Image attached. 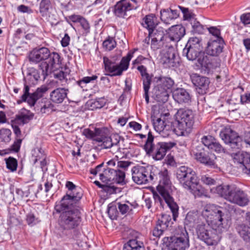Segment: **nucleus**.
<instances>
[{"mask_svg": "<svg viewBox=\"0 0 250 250\" xmlns=\"http://www.w3.org/2000/svg\"><path fill=\"white\" fill-rule=\"evenodd\" d=\"M207 29L209 33L216 38V41H220V38H222L221 37L220 30L216 27L211 26L209 28L207 27Z\"/></svg>", "mask_w": 250, "mask_h": 250, "instance_id": "69168bd1", "label": "nucleus"}, {"mask_svg": "<svg viewBox=\"0 0 250 250\" xmlns=\"http://www.w3.org/2000/svg\"><path fill=\"white\" fill-rule=\"evenodd\" d=\"M41 78V74L39 70L32 68L29 70V72L27 76L26 79L24 81L29 85H35L38 83V81Z\"/></svg>", "mask_w": 250, "mask_h": 250, "instance_id": "f704fd0d", "label": "nucleus"}, {"mask_svg": "<svg viewBox=\"0 0 250 250\" xmlns=\"http://www.w3.org/2000/svg\"><path fill=\"white\" fill-rule=\"evenodd\" d=\"M10 125L15 135V138H21V131L19 127L20 125L19 124L15 123L14 121L11 120Z\"/></svg>", "mask_w": 250, "mask_h": 250, "instance_id": "680f3d73", "label": "nucleus"}, {"mask_svg": "<svg viewBox=\"0 0 250 250\" xmlns=\"http://www.w3.org/2000/svg\"><path fill=\"white\" fill-rule=\"evenodd\" d=\"M154 137L151 131H149L147 138L143 146L147 155L150 156L155 160H161L166 156L167 151L175 146L176 144L172 142H160L154 144Z\"/></svg>", "mask_w": 250, "mask_h": 250, "instance_id": "39448f33", "label": "nucleus"}, {"mask_svg": "<svg viewBox=\"0 0 250 250\" xmlns=\"http://www.w3.org/2000/svg\"><path fill=\"white\" fill-rule=\"evenodd\" d=\"M157 17L154 14H149L146 15L142 20V25L147 28L148 32L153 30L157 25Z\"/></svg>", "mask_w": 250, "mask_h": 250, "instance_id": "7c9ffc66", "label": "nucleus"}, {"mask_svg": "<svg viewBox=\"0 0 250 250\" xmlns=\"http://www.w3.org/2000/svg\"><path fill=\"white\" fill-rule=\"evenodd\" d=\"M6 164V167L11 172H15L17 170L18 162V160L12 156L4 159Z\"/></svg>", "mask_w": 250, "mask_h": 250, "instance_id": "79ce46f5", "label": "nucleus"}, {"mask_svg": "<svg viewBox=\"0 0 250 250\" xmlns=\"http://www.w3.org/2000/svg\"><path fill=\"white\" fill-rule=\"evenodd\" d=\"M166 229H163L161 226L156 223V225L152 231V234L156 238H160Z\"/></svg>", "mask_w": 250, "mask_h": 250, "instance_id": "e2e57ef3", "label": "nucleus"}, {"mask_svg": "<svg viewBox=\"0 0 250 250\" xmlns=\"http://www.w3.org/2000/svg\"><path fill=\"white\" fill-rule=\"evenodd\" d=\"M48 89L49 88L47 85H42L38 87L34 92L31 94L26 102L31 106H34L37 101L41 98Z\"/></svg>", "mask_w": 250, "mask_h": 250, "instance_id": "c85d7f7f", "label": "nucleus"}, {"mask_svg": "<svg viewBox=\"0 0 250 250\" xmlns=\"http://www.w3.org/2000/svg\"><path fill=\"white\" fill-rule=\"evenodd\" d=\"M172 97L174 101L180 104H188L191 101L189 92L184 88H177L173 92Z\"/></svg>", "mask_w": 250, "mask_h": 250, "instance_id": "5701e85b", "label": "nucleus"}, {"mask_svg": "<svg viewBox=\"0 0 250 250\" xmlns=\"http://www.w3.org/2000/svg\"><path fill=\"white\" fill-rule=\"evenodd\" d=\"M191 24L192 26L191 31L194 34H202L207 29V27L201 24L200 22L196 21V20H193L191 21Z\"/></svg>", "mask_w": 250, "mask_h": 250, "instance_id": "a19ab883", "label": "nucleus"}, {"mask_svg": "<svg viewBox=\"0 0 250 250\" xmlns=\"http://www.w3.org/2000/svg\"><path fill=\"white\" fill-rule=\"evenodd\" d=\"M22 139L19 138H15L13 143L8 147L11 153H19L20 151Z\"/></svg>", "mask_w": 250, "mask_h": 250, "instance_id": "49530a36", "label": "nucleus"}, {"mask_svg": "<svg viewBox=\"0 0 250 250\" xmlns=\"http://www.w3.org/2000/svg\"><path fill=\"white\" fill-rule=\"evenodd\" d=\"M182 54L189 61H193L197 59V66L204 74H208L220 65V59L212 58L201 51V41L196 37L188 40Z\"/></svg>", "mask_w": 250, "mask_h": 250, "instance_id": "7ed1b4c3", "label": "nucleus"}, {"mask_svg": "<svg viewBox=\"0 0 250 250\" xmlns=\"http://www.w3.org/2000/svg\"><path fill=\"white\" fill-rule=\"evenodd\" d=\"M52 7L50 0H41L39 3V12L42 17H44L48 15Z\"/></svg>", "mask_w": 250, "mask_h": 250, "instance_id": "4c0bfd02", "label": "nucleus"}, {"mask_svg": "<svg viewBox=\"0 0 250 250\" xmlns=\"http://www.w3.org/2000/svg\"><path fill=\"white\" fill-rule=\"evenodd\" d=\"M43 152L41 148H36L32 150V157L34 158V164L45 157Z\"/></svg>", "mask_w": 250, "mask_h": 250, "instance_id": "864d4df0", "label": "nucleus"}, {"mask_svg": "<svg viewBox=\"0 0 250 250\" xmlns=\"http://www.w3.org/2000/svg\"><path fill=\"white\" fill-rule=\"evenodd\" d=\"M210 150L215 151L218 153H226L225 148L222 146L219 141L215 139L211 146L208 148Z\"/></svg>", "mask_w": 250, "mask_h": 250, "instance_id": "3c124183", "label": "nucleus"}, {"mask_svg": "<svg viewBox=\"0 0 250 250\" xmlns=\"http://www.w3.org/2000/svg\"><path fill=\"white\" fill-rule=\"evenodd\" d=\"M151 84L153 86L152 90L153 99L160 103H166L169 98V90L174 84V81L168 77L155 76Z\"/></svg>", "mask_w": 250, "mask_h": 250, "instance_id": "423d86ee", "label": "nucleus"}, {"mask_svg": "<svg viewBox=\"0 0 250 250\" xmlns=\"http://www.w3.org/2000/svg\"><path fill=\"white\" fill-rule=\"evenodd\" d=\"M137 69L140 72L142 76L143 85L151 84L155 77L153 75L148 74L146 67L143 65L138 66Z\"/></svg>", "mask_w": 250, "mask_h": 250, "instance_id": "72a5a7b5", "label": "nucleus"}, {"mask_svg": "<svg viewBox=\"0 0 250 250\" xmlns=\"http://www.w3.org/2000/svg\"><path fill=\"white\" fill-rule=\"evenodd\" d=\"M236 229L243 241L250 245V227L247 224L241 223L236 226Z\"/></svg>", "mask_w": 250, "mask_h": 250, "instance_id": "c756f323", "label": "nucleus"}, {"mask_svg": "<svg viewBox=\"0 0 250 250\" xmlns=\"http://www.w3.org/2000/svg\"><path fill=\"white\" fill-rule=\"evenodd\" d=\"M96 142L102 143L100 146L103 148L107 149L112 146L111 140L110 137L105 136L102 138H96L94 139Z\"/></svg>", "mask_w": 250, "mask_h": 250, "instance_id": "de8ad7c7", "label": "nucleus"}, {"mask_svg": "<svg viewBox=\"0 0 250 250\" xmlns=\"http://www.w3.org/2000/svg\"><path fill=\"white\" fill-rule=\"evenodd\" d=\"M34 114L30 110L24 108H21L11 120L19 125H23L29 123L34 118Z\"/></svg>", "mask_w": 250, "mask_h": 250, "instance_id": "412c9836", "label": "nucleus"}, {"mask_svg": "<svg viewBox=\"0 0 250 250\" xmlns=\"http://www.w3.org/2000/svg\"><path fill=\"white\" fill-rule=\"evenodd\" d=\"M106 103V101L104 98H99L95 100H89L87 103V105L89 110H95L104 107Z\"/></svg>", "mask_w": 250, "mask_h": 250, "instance_id": "e433bc0d", "label": "nucleus"}, {"mask_svg": "<svg viewBox=\"0 0 250 250\" xmlns=\"http://www.w3.org/2000/svg\"><path fill=\"white\" fill-rule=\"evenodd\" d=\"M112 183H109L108 184H105L103 191L106 192L107 194L109 195L114 193H117L121 191L120 188L116 187L113 185H112Z\"/></svg>", "mask_w": 250, "mask_h": 250, "instance_id": "603ef678", "label": "nucleus"}, {"mask_svg": "<svg viewBox=\"0 0 250 250\" xmlns=\"http://www.w3.org/2000/svg\"><path fill=\"white\" fill-rule=\"evenodd\" d=\"M193 153L195 159L200 163L211 168H218L216 155L206 149L202 145L196 146L193 148Z\"/></svg>", "mask_w": 250, "mask_h": 250, "instance_id": "9b49d317", "label": "nucleus"}, {"mask_svg": "<svg viewBox=\"0 0 250 250\" xmlns=\"http://www.w3.org/2000/svg\"><path fill=\"white\" fill-rule=\"evenodd\" d=\"M114 176L115 177L112 181V183H116L122 186L126 184V181L125 179V174L124 171L119 169L116 170Z\"/></svg>", "mask_w": 250, "mask_h": 250, "instance_id": "37998d69", "label": "nucleus"}, {"mask_svg": "<svg viewBox=\"0 0 250 250\" xmlns=\"http://www.w3.org/2000/svg\"><path fill=\"white\" fill-rule=\"evenodd\" d=\"M231 156L233 159L234 163L239 165L243 171L250 175V154L246 152L238 151L232 153Z\"/></svg>", "mask_w": 250, "mask_h": 250, "instance_id": "dca6fc26", "label": "nucleus"}, {"mask_svg": "<svg viewBox=\"0 0 250 250\" xmlns=\"http://www.w3.org/2000/svg\"><path fill=\"white\" fill-rule=\"evenodd\" d=\"M117 42L113 37L108 36L103 42V47L106 50L111 51L116 47Z\"/></svg>", "mask_w": 250, "mask_h": 250, "instance_id": "a18cd8bd", "label": "nucleus"}, {"mask_svg": "<svg viewBox=\"0 0 250 250\" xmlns=\"http://www.w3.org/2000/svg\"><path fill=\"white\" fill-rule=\"evenodd\" d=\"M37 50L41 62L46 61L50 55V50L46 47L37 48Z\"/></svg>", "mask_w": 250, "mask_h": 250, "instance_id": "4d7b16f0", "label": "nucleus"}, {"mask_svg": "<svg viewBox=\"0 0 250 250\" xmlns=\"http://www.w3.org/2000/svg\"><path fill=\"white\" fill-rule=\"evenodd\" d=\"M215 190L221 197L240 207L246 206L250 202L245 191L234 185H220L216 187Z\"/></svg>", "mask_w": 250, "mask_h": 250, "instance_id": "20e7f679", "label": "nucleus"}, {"mask_svg": "<svg viewBox=\"0 0 250 250\" xmlns=\"http://www.w3.org/2000/svg\"><path fill=\"white\" fill-rule=\"evenodd\" d=\"M26 221L29 226L32 227L39 223L40 220L36 217L34 213L29 212L26 215Z\"/></svg>", "mask_w": 250, "mask_h": 250, "instance_id": "6e6d98bb", "label": "nucleus"}, {"mask_svg": "<svg viewBox=\"0 0 250 250\" xmlns=\"http://www.w3.org/2000/svg\"><path fill=\"white\" fill-rule=\"evenodd\" d=\"M179 17V12L177 10L171 8L163 9L160 11V19L166 24H170V21Z\"/></svg>", "mask_w": 250, "mask_h": 250, "instance_id": "cd10ccee", "label": "nucleus"}, {"mask_svg": "<svg viewBox=\"0 0 250 250\" xmlns=\"http://www.w3.org/2000/svg\"><path fill=\"white\" fill-rule=\"evenodd\" d=\"M65 187L69 193L67 192L55 203L53 214L55 212L59 214L58 222L61 230L60 237L76 239L80 234L78 228L82 221L83 209L81 200L83 194L81 188L71 181H67Z\"/></svg>", "mask_w": 250, "mask_h": 250, "instance_id": "f257e3e1", "label": "nucleus"}, {"mask_svg": "<svg viewBox=\"0 0 250 250\" xmlns=\"http://www.w3.org/2000/svg\"><path fill=\"white\" fill-rule=\"evenodd\" d=\"M32 85H29L28 84V83H26V82L25 81V83L24 84V89H23V94L21 96V100L18 101L17 102L18 104L21 103L22 102H25L27 101L28 99L29 98L30 95L31 93H29V90H30V86H31Z\"/></svg>", "mask_w": 250, "mask_h": 250, "instance_id": "13d9d810", "label": "nucleus"}, {"mask_svg": "<svg viewBox=\"0 0 250 250\" xmlns=\"http://www.w3.org/2000/svg\"><path fill=\"white\" fill-rule=\"evenodd\" d=\"M83 29L84 30L83 34L87 35L90 33V26L88 21L83 17L80 22Z\"/></svg>", "mask_w": 250, "mask_h": 250, "instance_id": "774afa93", "label": "nucleus"}, {"mask_svg": "<svg viewBox=\"0 0 250 250\" xmlns=\"http://www.w3.org/2000/svg\"><path fill=\"white\" fill-rule=\"evenodd\" d=\"M117 205H118L119 212H120L123 215L126 214L129 211L132 210V208H130L129 206L125 204H122L121 203L119 202L117 203Z\"/></svg>", "mask_w": 250, "mask_h": 250, "instance_id": "0e129e2a", "label": "nucleus"}, {"mask_svg": "<svg viewBox=\"0 0 250 250\" xmlns=\"http://www.w3.org/2000/svg\"><path fill=\"white\" fill-rule=\"evenodd\" d=\"M185 189L189 191L195 197H200L205 194L204 188L199 184V180L195 171L192 169L186 179L180 184Z\"/></svg>", "mask_w": 250, "mask_h": 250, "instance_id": "f8f14e48", "label": "nucleus"}, {"mask_svg": "<svg viewBox=\"0 0 250 250\" xmlns=\"http://www.w3.org/2000/svg\"><path fill=\"white\" fill-rule=\"evenodd\" d=\"M103 63L104 70L107 73L105 75L110 77L120 76L117 74L118 67L115 61H112L108 57L104 56L103 57Z\"/></svg>", "mask_w": 250, "mask_h": 250, "instance_id": "b1692460", "label": "nucleus"}, {"mask_svg": "<svg viewBox=\"0 0 250 250\" xmlns=\"http://www.w3.org/2000/svg\"><path fill=\"white\" fill-rule=\"evenodd\" d=\"M107 213L112 220L117 219L119 212L118 210L117 203H111L108 205Z\"/></svg>", "mask_w": 250, "mask_h": 250, "instance_id": "c03bdc74", "label": "nucleus"}, {"mask_svg": "<svg viewBox=\"0 0 250 250\" xmlns=\"http://www.w3.org/2000/svg\"><path fill=\"white\" fill-rule=\"evenodd\" d=\"M156 223L161 226L163 229H167L172 224L171 216L167 214H162Z\"/></svg>", "mask_w": 250, "mask_h": 250, "instance_id": "58836bf2", "label": "nucleus"}, {"mask_svg": "<svg viewBox=\"0 0 250 250\" xmlns=\"http://www.w3.org/2000/svg\"><path fill=\"white\" fill-rule=\"evenodd\" d=\"M149 178H151V181H158L159 182L156 188L158 193L155 192L153 193L155 203L163 208L166 203L170 209L173 219L175 221L179 215V206L171 195L172 183L167 169L164 168L159 170L156 167L153 168Z\"/></svg>", "mask_w": 250, "mask_h": 250, "instance_id": "f03ea898", "label": "nucleus"}, {"mask_svg": "<svg viewBox=\"0 0 250 250\" xmlns=\"http://www.w3.org/2000/svg\"><path fill=\"white\" fill-rule=\"evenodd\" d=\"M98 77L96 75H93L91 77L87 76L83 78L82 79L76 82V83L81 88H83L86 86V84L91 82L94 81L97 79Z\"/></svg>", "mask_w": 250, "mask_h": 250, "instance_id": "8fccbe9b", "label": "nucleus"}, {"mask_svg": "<svg viewBox=\"0 0 250 250\" xmlns=\"http://www.w3.org/2000/svg\"><path fill=\"white\" fill-rule=\"evenodd\" d=\"M123 250H145V247L142 241L132 239L124 244Z\"/></svg>", "mask_w": 250, "mask_h": 250, "instance_id": "473e14b6", "label": "nucleus"}, {"mask_svg": "<svg viewBox=\"0 0 250 250\" xmlns=\"http://www.w3.org/2000/svg\"><path fill=\"white\" fill-rule=\"evenodd\" d=\"M108 131L107 129L105 127L97 128L95 127L94 129L95 137L102 138L106 136V132Z\"/></svg>", "mask_w": 250, "mask_h": 250, "instance_id": "338daca9", "label": "nucleus"}, {"mask_svg": "<svg viewBox=\"0 0 250 250\" xmlns=\"http://www.w3.org/2000/svg\"><path fill=\"white\" fill-rule=\"evenodd\" d=\"M132 179L138 185L145 184L151 181L149 178L152 174V170L149 171L144 167H134L132 169Z\"/></svg>", "mask_w": 250, "mask_h": 250, "instance_id": "2eb2a0df", "label": "nucleus"}, {"mask_svg": "<svg viewBox=\"0 0 250 250\" xmlns=\"http://www.w3.org/2000/svg\"><path fill=\"white\" fill-rule=\"evenodd\" d=\"M161 61L166 68H174L179 66V59L176 57V51L172 47L164 54Z\"/></svg>", "mask_w": 250, "mask_h": 250, "instance_id": "6ab92c4d", "label": "nucleus"}, {"mask_svg": "<svg viewBox=\"0 0 250 250\" xmlns=\"http://www.w3.org/2000/svg\"><path fill=\"white\" fill-rule=\"evenodd\" d=\"M149 36H150L151 39L153 38L154 40H156L157 41H163L165 36L164 32L161 30H152L151 32L149 31Z\"/></svg>", "mask_w": 250, "mask_h": 250, "instance_id": "09e8293b", "label": "nucleus"}, {"mask_svg": "<svg viewBox=\"0 0 250 250\" xmlns=\"http://www.w3.org/2000/svg\"><path fill=\"white\" fill-rule=\"evenodd\" d=\"M29 61L30 62L37 63L41 62L37 48H34L29 54Z\"/></svg>", "mask_w": 250, "mask_h": 250, "instance_id": "5fc2aeb1", "label": "nucleus"}, {"mask_svg": "<svg viewBox=\"0 0 250 250\" xmlns=\"http://www.w3.org/2000/svg\"><path fill=\"white\" fill-rule=\"evenodd\" d=\"M53 72L54 77L59 80L61 82L64 81L65 83L67 82V73L64 72L62 70H60L59 71H52Z\"/></svg>", "mask_w": 250, "mask_h": 250, "instance_id": "bf43d9fd", "label": "nucleus"}, {"mask_svg": "<svg viewBox=\"0 0 250 250\" xmlns=\"http://www.w3.org/2000/svg\"><path fill=\"white\" fill-rule=\"evenodd\" d=\"M177 122L174 130L178 136H188L191 132L194 123V115L192 110L180 108L177 112Z\"/></svg>", "mask_w": 250, "mask_h": 250, "instance_id": "0eeeda50", "label": "nucleus"}, {"mask_svg": "<svg viewBox=\"0 0 250 250\" xmlns=\"http://www.w3.org/2000/svg\"><path fill=\"white\" fill-rule=\"evenodd\" d=\"M224 42L223 38H220V41L213 40L208 42L206 54L212 58H214V56H218L223 51Z\"/></svg>", "mask_w": 250, "mask_h": 250, "instance_id": "aec40b11", "label": "nucleus"}, {"mask_svg": "<svg viewBox=\"0 0 250 250\" xmlns=\"http://www.w3.org/2000/svg\"><path fill=\"white\" fill-rule=\"evenodd\" d=\"M62 63L60 55L57 52H50L49 57L46 61L42 62L39 65L40 69L42 71L41 75L42 79L45 80L47 76L52 71H54L60 67Z\"/></svg>", "mask_w": 250, "mask_h": 250, "instance_id": "4468645a", "label": "nucleus"}, {"mask_svg": "<svg viewBox=\"0 0 250 250\" xmlns=\"http://www.w3.org/2000/svg\"><path fill=\"white\" fill-rule=\"evenodd\" d=\"M195 231L197 238L208 246H216L220 240L217 229L208 224H198L195 228Z\"/></svg>", "mask_w": 250, "mask_h": 250, "instance_id": "1a4fd4ad", "label": "nucleus"}, {"mask_svg": "<svg viewBox=\"0 0 250 250\" xmlns=\"http://www.w3.org/2000/svg\"><path fill=\"white\" fill-rule=\"evenodd\" d=\"M152 121L154 129L159 133H163L165 130L167 131L170 129V127L167 125L166 121L162 119V116L161 117L154 116L152 118Z\"/></svg>", "mask_w": 250, "mask_h": 250, "instance_id": "2f4dec72", "label": "nucleus"}, {"mask_svg": "<svg viewBox=\"0 0 250 250\" xmlns=\"http://www.w3.org/2000/svg\"><path fill=\"white\" fill-rule=\"evenodd\" d=\"M220 136L225 144L229 147V149L237 151L242 146V137L230 126L227 125L220 132Z\"/></svg>", "mask_w": 250, "mask_h": 250, "instance_id": "9d476101", "label": "nucleus"}, {"mask_svg": "<svg viewBox=\"0 0 250 250\" xmlns=\"http://www.w3.org/2000/svg\"><path fill=\"white\" fill-rule=\"evenodd\" d=\"M68 90L64 88H56L50 93V100L53 103H62L67 98Z\"/></svg>", "mask_w": 250, "mask_h": 250, "instance_id": "4be33fe9", "label": "nucleus"}, {"mask_svg": "<svg viewBox=\"0 0 250 250\" xmlns=\"http://www.w3.org/2000/svg\"><path fill=\"white\" fill-rule=\"evenodd\" d=\"M137 8V6H134L127 0H120L113 6L112 11L116 17L125 19L128 11L136 10Z\"/></svg>", "mask_w": 250, "mask_h": 250, "instance_id": "f3484780", "label": "nucleus"}, {"mask_svg": "<svg viewBox=\"0 0 250 250\" xmlns=\"http://www.w3.org/2000/svg\"><path fill=\"white\" fill-rule=\"evenodd\" d=\"M191 79L198 94L203 95L208 91V86L210 83L209 78L194 74L191 77Z\"/></svg>", "mask_w": 250, "mask_h": 250, "instance_id": "a211bd4d", "label": "nucleus"}, {"mask_svg": "<svg viewBox=\"0 0 250 250\" xmlns=\"http://www.w3.org/2000/svg\"><path fill=\"white\" fill-rule=\"evenodd\" d=\"M215 139L216 138L211 135L204 136L201 138V142L208 149L211 146V144L213 143V141H215Z\"/></svg>", "mask_w": 250, "mask_h": 250, "instance_id": "052dcab7", "label": "nucleus"}, {"mask_svg": "<svg viewBox=\"0 0 250 250\" xmlns=\"http://www.w3.org/2000/svg\"><path fill=\"white\" fill-rule=\"evenodd\" d=\"M221 208V207L219 206L210 204H207L204 208L205 211L209 213L211 215L215 214L216 219L218 221V226L223 225L224 222L223 218L224 214L220 209Z\"/></svg>", "mask_w": 250, "mask_h": 250, "instance_id": "a878e982", "label": "nucleus"}, {"mask_svg": "<svg viewBox=\"0 0 250 250\" xmlns=\"http://www.w3.org/2000/svg\"><path fill=\"white\" fill-rule=\"evenodd\" d=\"M12 132L8 128H2L0 129V143L8 144L11 140Z\"/></svg>", "mask_w": 250, "mask_h": 250, "instance_id": "ea45409f", "label": "nucleus"}, {"mask_svg": "<svg viewBox=\"0 0 250 250\" xmlns=\"http://www.w3.org/2000/svg\"><path fill=\"white\" fill-rule=\"evenodd\" d=\"M138 48H134L130 50L126 56L123 57L119 64H118V71L117 74L121 76L124 71L126 70L129 67V62L133 57L134 53L138 51Z\"/></svg>", "mask_w": 250, "mask_h": 250, "instance_id": "bb28decb", "label": "nucleus"}, {"mask_svg": "<svg viewBox=\"0 0 250 250\" xmlns=\"http://www.w3.org/2000/svg\"><path fill=\"white\" fill-rule=\"evenodd\" d=\"M168 36L172 41L178 42L185 35L186 30L181 24L173 25L169 28Z\"/></svg>", "mask_w": 250, "mask_h": 250, "instance_id": "393cba45", "label": "nucleus"}, {"mask_svg": "<svg viewBox=\"0 0 250 250\" xmlns=\"http://www.w3.org/2000/svg\"><path fill=\"white\" fill-rule=\"evenodd\" d=\"M163 244L168 250H186L190 246L188 233L185 228H179L174 235L163 238Z\"/></svg>", "mask_w": 250, "mask_h": 250, "instance_id": "6e6552de", "label": "nucleus"}, {"mask_svg": "<svg viewBox=\"0 0 250 250\" xmlns=\"http://www.w3.org/2000/svg\"><path fill=\"white\" fill-rule=\"evenodd\" d=\"M185 189L189 191L195 197H200L205 194L204 188L199 184V180L195 171L192 169L186 179L180 184Z\"/></svg>", "mask_w": 250, "mask_h": 250, "instance_id": "ddd939ff", "label": "nucleus"}, {"mask_svg": "<svg viewBox=\"0 0 250 250\" xmlns=\"http://www.w3.org/2000/svg\"><path fill=\"white\" fill-rule=\"evenodd\" d=\"M192 168L185 166H180L177 168L175 171L176 177L179 184L183 182L184 179H186L188 175L191 172Z\"/></svg>", "mask_w": 250, "mask_h": 250, "instance_id": "c9c22d12", "label": "nucleus"}]
</instances>
